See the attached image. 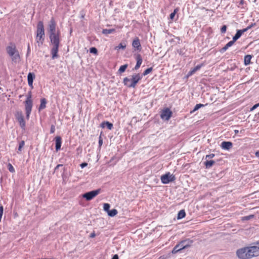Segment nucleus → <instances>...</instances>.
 Segmentation results:
<instances>
[{
    "mask_svg": "<svg viewBox=\"0 0 259 259\" xmlns=\"http://www.w3.org/2000/svg\"><path fill=\"white\" fill-rule=\"evenodd\" d=\"M45 29L43 22L39 21L37 25L36 41L38 46L42 45L45 40Z\"/></svg>",
    "mask_w": 259,
    "mask_h": 259,
    "instance_id": "7ed1b4c3",
    "label": "nucleus"
},
{
    "mask_svg": "<svg viewBox=\"0 0 259 259\" xmlns=\"http://www.w3.org/2000/svg\"><path fill=\"white\" fill-rule=\"evenodd\" d=\"M24 144H25V142L24 141H21L20 142L19 145V147L18 149L17 153H19L21 152V151L22 150V148L23 147Z\"/></svg>",
    "mask_w": 259,
    "mask_h": 259,
    "instance_id": "bb28decb",
    "label": "nucleus"
},
{
    "mask_svg": "<svg viewBox=\"0 0 259 259\" xmlns=\"http://www.w3.org/2000/svg\"><path fill=\"white\" fill-rule=\"evenodd\" d=\"M127 64H125V65H122L120 67L119 70H118V71L120 72V73H122L123 72L125 71V69L127 68Z\"/></svg>",
    "mask_w": 259,
    "mask_h": 259,
    "instance_id": "cd10ccee",
    "label": "nucleus"
},
{
    "mask_svg": "<svg viewBox=\"0 0 259 259\" xmlns=\"http://www.w3.org/2000/svg\"><path fill=\"white\" fill-rule=\"evenodd\" d=\"M233 146L232 143L231 142L224 141L221 143V147L225 150H230Z\"/></svg>",
    "mask_w": 259,
    "mask_h": 259,
    "instance_id": "f8f14e48",
    "label": "nucleus"
},
{
    "mask_svg": "<svg viewBox=\"0 0 259 259\" xmlns=\"http://www.w3.org/2000/svg\"><path fill=\"white\" fill-rule=\"evenodd\" d=\"M142 76L139 73L133 74L131 78L125 77L123 79V83L128 88H135L136 84L142 78Z\"/></svg>",
    "mask_w": 259,
    "mask_h": 259,
    "instance_id": "39448f33",
    "label": "nucleus"
},
{
    "mask_svg": "<svg viewBox=\"0 0 259 259\" xmlns=\"http://www.w3.org/2000/svg\"><path fill=\"white\" fill-rule=\"evenodd\" d=\"M114 31H115L114 29H104L102 30V33L104 34H108L112 33L114 32Z\"/></svg>",
    "mask_w": 259,
    "mask_h": 259,
    "instance_id": "a878e982",
    "label": "nucleus"
},
{
    "mask_svg": "<svg viewBox=\"0 0 259 259\" xmlns=\"http://www.w3.org/2000/svg\"><path fill=\"white\" fill-rule=\"evenodd\" d=\"M192 242V241L191 240H184L181 241V243H183V246H185V248H186L190 246Z\"/></svg>",
    "mask_w": 259,
    "mask_h": 259,
    "instance_id": "b1692460",
    "label": "nucleus"
},
{
    "mask_svg": "<svg viewBox=\"0 0 259 259\" xmlns=\"http://www.w3.org/2000/svg\"><path fill=\"white\" fill-rule=\"evenodd\" d=\"M8 169H9V171L12 172L15 171V170H14V168L13 166L12 165V164H11L10 163L8 165Z\"/></svg>",
    "mask_w": 259,
    "mask_h": 259,
    "instance_id": "f704fd0d",
    "label": "nucleus"
},
{
    "mask_svg": "<svg viewBox=\"0 0 259 259\" xmlns=\"http://www.w3.org/2000/svg\"><path fill=\"white\" fill-rule=\"evenodd\" d=\"M55 126L54 125H52L51 126V131H50V133L51 134H53L55 132Z\"/></svg>",
    "mask_w": 259,
    "mask_h": 259,
    "instance_id": "a19ab883",
    "label": "nucleus"
},
{
    "mask_svg": "<svg viewBox=\"0 0 259 259\" xmlns=\"http://www.w3.org/2000/svg\"><path fill=\"white\" fill-rule=\"evenodd\" d=\"M186 215V213L184 210H181L178 214V219H181L184 218Z\"/></svg>",
    "mask_w": 259,
    "mask_h": 259,
    "instance_id": "5701e85b",
    "label": "nucleus"
},
{
    "mask_svg": "<svg viewBox=\"0 0 259 259\" xmlns=\"http://www.w3.org/2000/svg\"><path fill=\"white\" fill-rule=\"evenodd\" d=\"M117 214V210L116 209H113L111 210H109V212H108V214L110 217H114Z\"/></svg>",
    "mask_w": 259,
    "mask_h": 259,
    "instance_id": "393cba45",
    "label": "nucleus"
},
{
    "mask_svg": "<svg viewBox=\"0 0 259 259\" xmlns=\"http://www.w3.org/2000/svg\"><path fill=\"white\" fill-rule=\"evenodd\" d=\"M100 192V189L90 191L83 194L82 197L88 201L92 200Z\"/></svg>",
    "mask_w": 259,
    "mask_h": 259,
    "instance_id": "6e6552de",
    "label": "nucleus"
},
{
    "mask_svg": "<svg viewBox=\"0 0 259 259\" xmlns=\"http://www.w3.org/2000/svg\"><path fill=\"white\" fill-rule=\"evenodd\" d=\"M132 46L134 48H136L138 50L140 51L141 50V44L138 38L137 37L133 40Z\"/></svg>",
    "mask_w": 259,
    "mask_h": 259,
    "instance_id": "4468645a",
    "label": "nucleus"
},
{
    "mask_svg": "<svg viewBox=\"0 0 259 259\" xmlns=\"http://www.w3.org/2000/svg\"><path fill=\"white\" fill-rule=\"evenodd\" d=\"M16 117L19 123V125L23 129L25 128V122L24 119V116L22 112H18L16 114Z\"/></svg>",
    "mask_w": 259,
    "mask_h": 259,
    "instance_id": "1a4fd4ad",
    "label": "nucleus"
},
{
    "mask_svg": "<svg viewBox=\"0 0 259 259\" xmlns=\"http://www.w3.org/2000/svg\"><path fill=\"white\" fill-rule=\"evenodd\" d=\"M56 23L53 18L50 20L49 24V32L50 33V39L52 48L51 54L52 59L58 57V52L60 44V32L56 29Z\"/></svg>",
    "mask_w": 259,
    "mask_h": 259,
    "instance_id": "f257e3e1",
    "label": "nucleus"
},
{
    "mask_svg": "<svg viewBox=\"0 0 259 259\" xmlns=\"http://www.w3.org/2000/svg\"><path fill=\"white\" fill-rule=\"evenodd\" d=\"M6 50L13 62L16 63L20 61V55L15 44H11L7 47Z\"/></svg>",
    "mask_w": 259,
    "mask_h": 259,
    "instance_id": "20e7f679",
    "label": "nucleus"
},
{
    "mask_svg": "<svg viewBox=\"0 0 259 259\" xmlns=\"http://www.w3.org/2000/svg\"><path fill=\"white\" fill-rule=\"evenodd\" d=\"M55 141H56V150L57 151H58L60 149L61 146V138L60 137H56L55 138Z\"/></svg>",
    "mask_w": 259,
    "mask_h": 259,
    "instance_id": "f3484780",
    "label": "nucleus"
},
{
    "mask_svg": "<svg viewBox=\"0 0 259 259\" xmlns=\"http://www.w3.org/2000/svg\"><path fill=\"white\" fill-rule=\"evenodd\" d=\"M88 165V164L85 162H83V163H82L81 164H80V166L82 168L85 167V166H87Z\"/></svg>",
    "mask_w": 259,
    "mask_h": 259,
    "instance_id": "79ce46f5",
    "label": "nucleus"
},
{
    "mask_svg": "<svg viewBox=\"0 0 259 259\" xmlns=\"http://www.w3.org/2000/svg\"><path fill=\"white\" fill-rule=\"evenodd\" d=\"M203 66V64H200L197 65L196 67H195L193 69L191 70L187 74V77H188L192 75L193 74H194L197 71L199 70L201 67Z\"/></svg>",
    "mask_w": 259,
    "mask_h": 259,
    "instance_id": "dca6fc26",
    "label": "nucleus"
},
{
    "mask_svg": "<svg viewBox=\"0 0 259 259\" xmlns=\"http://www.w3.org/2000/svg\"><path fill=\"white\" fill-rule=\"evenodd\" d=\"M95 236H96V234H95V232H93V233H92L91 234V235H90V237H91V238H94V237H95Z\"/></svg>",
    "mask_w": 259,
    "mask_h": 259,
    "instance_id": "c03bdc74",
    "label": "nucleus"
},
{
    "mask_svg": "<svg viewBox=\"0 0 259 259\" xmlns=\"http://www.w3.org/2000/svg\"><path fill=\"white\" fill-rule=\"evenodd\" d=\"M171 111L168 108H166L161 111L160 117L163 120H168L171 116Z\"/></svg>",
    "mask_w": 259,
    "mask_h": 259,
    "instance_id": "9d476101",
    "label": "nucleus"
},
{
    "mask_svg": "<svg viewBox=\"0 0 259 259\" xmlns=\"http://www.w3.org/2000/svg\"><path fill=\"white\" fill-rule=\"evenodd\" d=\"M112 259H118V256L117 254H115L112 258Z\"/></svg>",
    "mask_w": 259,
    "mask_h": 259,
    "instance_id": "49530a36",
    "label": "nucleus"
},
{
    "mask_svg": "<svg viewBox=\"0 0 259 259\" xmlns=\"http://www.w3.org/2000/svg\"><path fill=\"white\" fill-rule=\"evenodd\" d=\"M102 143H103L102 140L101 139V138H100V139L99 141V144L101 146V145H102Z\"/></svg>",
    "mask_w": 259,
    "mask_h": 259,
    "instance_id": "de8ad7c7",
    "label": "nucleus"
},
{
    "mask_svg": "<svg viewBox=\"0 0 259 259\" xmlns=\"http://www.w3.org/2000/svg\"><path fill=\"white\" fill-rule=\"evenodd\" d=\"M126 47V45L124 44H123V43H120L119 44V45L118 46H117L116 47V49L117 50H119V49H124Z\"/></svg>",
    "mask_w": 259,
    "mask_h": 259,
    "instance_id": "2f4dec72",
    "label": "nucleus"
},
{
    "mask_svg": "<svg viewBox=\"0 0 259 259\" xmlns=\"http://www.w3.org/2000/svg\"><path fill=\"white\" fill-rule=\"evenodd\" d=\"M229 48L227 47V45H226L221 50L222 52H225Z\"/></svg>",
    "mask_w": 259,
    "mask_h": 259,
    "instance_id": "ea45409f",
    "label": "nucleus"
},
{
    "mask_svg": "<svg viewBox=\"0 0 259 259\" xmlns=\"http://www.w3.org/2000/svg\"><path fill=\"white\" fill-rule=\"evenodd\" d=\"M256 245L242 247L238 249L236 254L240 259H249L259 255V240Z\"/></svg>",
    "mask_w": 259,
    "mask_h": 259,
    "instance_id": "f03ea898",
    "label": "nucleus"
},
{
    "mask_svg": "<svg viewBox=\"0 0 259 259\" xmlns=\"http://www.w3.org/2000/svg\"><path fill=\"white\" fill-rule=\"evenodd\" d=\"M235 134H237L238 133V130H235Z\"/></svg>",
    "mask_w": 259,
    "mask_h": 259,
    "instance_id": "3c124183",
    "label": "nucleus"
},
{
    "mask_svg": "<svg viewBox=\"0 0 259 259\" xmlns=\"http://www.w3.org/2000/svg\"><path fill=\"white\" fill-rule=\"evenodd\" d=\"M252 57L251 55H247L244 57V62L245 65H248L250 63Z\"/></svg>",
    "mask_w": 259,
    "mask_h": 259,
    "instance_id": "412c9836",
    "label": "nucleus"
},
{
    "mask_svg": "<svg viewBox=\"0 0 259 259\" xmlns=\"http://www.w3.org/2000/svg\"><path fill=\"white\" fill-rule=\"evenodd\" d=\"M61 166H63V165L62 164H58L55 168V170H56L59 167H61Z\"/></svg>",
    "mask_w": 259,
    "mask_h": 259,
    "instance_id": "a18cd8bd",
    "label": "nucleus"
},
{
    "mask_svg": "<svg viewBox=\"0 0 259 259\" xmlns=\"http://www.w3.org/2000/svg\"><path fill=\"white\" fill-rule=\"evenodd\" d=\"M46 104H47V101H46V99H45V98L41 99L40 100V105L39 107V110H41L45 108L46 107Z\"/></svg>",
    "mask_w": 259,
    "mask_h": 259,
    "instance_id": "aec40b11",
    "label": "nucleus"
},
{
    "mask_svg": "<svg viewBox=\"0 0 259 259\" xmlns=\"http://www.w3.org/2000/svg\"><path fill=\"white\" fill-rule=\"evenodd\" d=\"M31 98V92H29L27 95V99L24 102L25 109L26 111V116L27 119H29V116L31 113L33 105L32 100Z\"/></svg>",
    "mask_w": 259,
    "mask_h": 259,
    "instance_id": "423d86ee",
    "label": "nucleus"
},
{
    "mask_svg": "<svg viewBox=\"0 0 259 259\" xmlns=\"http://www.w3.org/2000/svg\"><path fill=\"white\" fill-rule=\"evenodd\" d=\"M101 126L102 128H104L106 126H107V127L109 129V130H111L112 128H113V124L108 122V121H104L101 124Z\"/></svg>",
    "mask_w": 259,
    "mask_h": 259,
    "instance_id": "6ab92c4d",
    "label": "nucleus"
},
{
    "mask_svg": "<svg viewBox=\"0 0 259 259\" xmlns=\"http://www.w3.org/2000/svg\"><path fill=\"white\" fill-rule=\"evenodd\" d=\"M185 246H183V243H182L181 242H180L179 244L176 245L173 248L172 250V253L174 254L177 253L178 251L183 249H185Z\"/></svg>",
    "mask_w": 259,
    "mask_h": 259,
    "instance_id": "ddd939ff",
    "label": "nucleus"
},
{
    "mask_svg": "<svg viewBox=\"0 0 259 259\" xmlns=\"http://www.w3.org/2000/svg\"><path fill=\"white\" fill-rule=\"evenodd\" d=\"M227 29V26L226 25H223L221 28V31L222 33H225Z\"/></svg>",
    "mask_w": 259,
    "mask_h": 259,
    "instance_id": "e433bc0d",
    "label": "nucleus"
},
{
    "mask_svg": "<svg viewBox=\"0 0 259 259\" xmlns=\"http://www.w3.org/2000/svg\"><path fill=\"white\" fill-rule=\"evenodd\" d=\"M152 67L148 68L144 71L143 75L145 76V75L148 74L149 73H150L152 71Z\"/></svg>",
    "mask_w": 259,
    "mask_h": 259,
    "instance_id": "7c9ffc66",
    "label": "nucleus"
},
{
    "mask_svg": "<svg viewBox=\"0 0 259 259\" xmlns=\"http://www.w3.org/2000/svg\"><path fill=\"white\" fill-rule=\"evenodd\" d=\"M136 60L137 64L135 67V70L138 69L142 63V58L140 55L139 54L136 56Z\"/></svg>",
    "mask_w": 259,
    "mask_h": 259,
    "instance_id": "a211bd4d",
    "label": "nucleus"
},
{
    "mask_svg": "<svg viewBox=\"0 0 259 259\" xmlns=\"http://www.w3.org/2000/svg\"><path fill=\"white\" fill-rule=\"evenodd\" d=\"M30 51V47L29 46H28V52Z\"/></svg>",
    "mask_w": 259,
    "mask_h": 259,
    "instance_id": "8fccbe9b",
    "label": "nucleus"
},
{
    "mask_svg": "<svg viewBox=\"0 0 259 259\" xmlns=\"http://www.w3.org/2000/svg\"><path fill=\"white\" fill-rule=\"evenodd\" d=\"M253 217V215H250L248 216H246L244 217V220H248L250 219L251 218H252Z\"/></svg>",
    "mask_w": 259,
    "mask_h": 259,
    "instance_id": "58836bf2",
    "label": "nucleus"
},
{
    "mask_svg": "<svg viewBox=\"0 0 259 259\" xmlns=\"http://www.w3.org/2000/svg\"><path fill=\"white\" fill-rule=\"evenodd\" d=\"M215 163V161L214 160H206L204 162V164L206 168H210Z\"/></svg>",
    "mask_w": 259,
    "mask_h": 259,
    "instance_id": "4be33fe9",
    "label": "nucleus"
},
{
    "mask_svg": "<svg viewBox=\"0 0 259 259\" xmlns=\"http://www.w3.org/2000/svg\"><path fill=\"white\" fill-rule=\"evenodd\" d=\"M175 177L172 174L169 172L166 173L161 176V182L163 184H168L169 182L175 181Z\"/></svg>",
    "mask_w": 259,
    "mask_h": 259,
    "instance_id": "0eeeda50",
    "label": "nucleus"
},
{
    "mask_svg": "<svg viewBox=\"0 0 259 259\" xmlns=\"http://www.w3.org/2000/svg\"><path fill=\"white\" fill-rule=\"evenodd\" d=\"M35 77L34 73L29 72L27 76L28 83L30 87H32L33 79Z\"/></svg>",
    "mask_w": 259,
    "mask_h": 259,
    "instance_id": "2eb2a0df",
    "label": "nucleus"
},
{
    "mask_svg": "<svg viewBox=\"0 0 259 259\" xmlns=\"http://www.w3.org/2000/svg\"><path fill=\"white\" fill-rule=\"evenodd\" d=\"M255 154L256 157H259V151H256L255 152Z\"/></svg>",
    "mask_w": 259,
    "mask_h": 259,
    "instance_id": "09e8293b",
    "label": "nucleus"
},
{
    "mask_svg": "<svg viewBox=\"0 0 259 259\" xmlns=\"http://www.w3.org/2000/svg\"><path fill=\"white\" fill-rule=\"evenodd\" d=\"M258 106H259V104L258 103V104H255L251 108V111L252 110H253L254 109H255L256 108H257Z\"/></svg>",
    "mask_w": 259,
    "mask_h": 259,
    "instance_id": "37998d69",
    "label": "nucleus"
},
{
    "mask_svg": "<svg viewBox=\"0 0 259 259\" xmlns=\"http://www.w3.org/2000/svg\"><path fill=\"white\" fill-rule=\"evenodd\" d=\"M251 27V26H248L247 28H244L243 29L238 30L237 31V32H236V34L233 37V39L234 40V41H236L238 39H239L240 37V36L242 35V34L244 32H245L246 31H247Z\"/></svg>",
    "mask_w": 259,
    "mask_h": 259,
    "instance_id": "9b49d317",
    "label": "nucleus"
},
{
    "mask_svg": "<svg viewBox=\"0 0 259 259\" xmlns=\"http://www.w3.org/2000/svg\"><path fill=\"white\" fill-rule=\"evenodd\" d=\"M235 42V41H234V40L232 39V40L229 41L226 44L227 47H228V48L231 47L234 44Z\"/></svg>",
    "mask_w": 259,
    "mask_h": 259,
    "instance_id": "c9c22d12",
    "label": "nucleus"
},
{
    "mask_svg": "<svg viewBox=\"0 0 259 259\" xmlns=\"http://www.w3.org/2000/svg\"><path fill=\"white\" fill-rule=\"evenodd\" d=\"M204 106V105L203 104H197L195 105L194 109L192 111H191V112H193L197 110H198L200 108L202 107H203Z\"/></svg>",
    "mask_w": 259,
    "mask_h": 259,
    "instance_id": "c85d7f7f",
    "label": "nucleus"
},
{
    "mask_svg": "<svg viewBox=\"0 0 259 259\" xmlns=\"http://www.w3.org/2000/svg\"><path fill=\"white\" fill-rule=\"evenodd\" d=\"M110 207V205L109 204H108V203H104V206H103L104 210L105 211H107V212H108L110 210H109Z\"/></svg>",
    "mask_w": 259,
    "mask_h": 259,
    "instance_id": "c756f323",
    "label": "nucleus"
},
{
    "mask_svg": "<svg viewBox=\"0 0 259 259\" xmlns=\"http://www.w3.org/2000/svg\"><path fill=\"white\" fill-rule=\"evenodd\" d=\"M214 156V154H210L209 155H207L206 156V159H211V158H213Z\"/></svg>",
    "mask_w": 259,
    "mask_h": 259,
    "instance_id": "4c0bfd02",
    "label": "nucleus"
},
{
    "mask_svg": "<svg viewBox=\"0 0 259 259\" xmlns=\"http://www.w3.org/2000/svg\"><path fill=\"white\" fill-rule=\"evenodd\" d=\"M178 11V9H176L174 10V12L170 14L169 17H170V19L172 20L174 18V17L176 15V14L177 13Z\"/></svg>",
    "mask_w": 259,
    "mask_h": 259,
    "instance_id": "473e14b6",
    "label": "nucleus"
},
{
    "mask_svg": "<svg viewBox=\"0 0 259 259\" xmlns=\"http://www.w3.org/2000/svg\"><path fill=\"white\" fill-rule=\"evenodd\" d=\"M90 52L94 54H97L98 51L97 49L95 47H92L90 49Z\"/></svg>",
    "mask_w": 259,
    "mask_h": 259,
    "instance_id": "72a5a7b5",
    "label": "nucleus"
}]
</instances>
